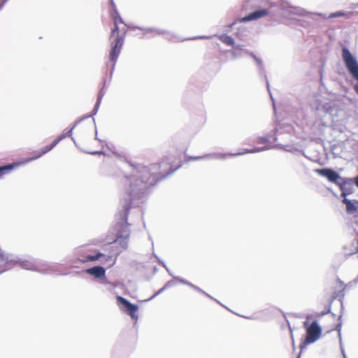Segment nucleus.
<instances>
[{
  "label": "nucleus",
  "mask_w": 358,
  "mask_h": 358,
  "mask_svg": "<svg viewBox=\"0 0 358 358\" xmlns=\"http://www.w3.org/2000/svg\"><path fill=\"white\" fill-rule=\"evenodd\" d=\"M142 182L139 180H136L130 185L129 189L128 190V195L129 199L124 207V212L120 215V221L115 224V229L116 231V238L113 241L117 242L120 246L125 249L127 247V240L129 238L130 231L128 228L127 215L128 212L131 208L133 198L135 194H138L139 190L142 188H137L140 183Z\"/></svg>",
  "instance_id": "f03ea898"
},
{
  "label": "nucleus",
  "mask_w": 358,
  "mask_h": 358,
  "mask_svg": "<svg viewBox=\"0 0 358 358\" xmlns=\"http://www.w3.org/2000/svg\"><path fill=\"white\" fill-rule=\"evenodd\" d=\"M181 166L182 164H180L176 167H173L168 159H164L159 164L152 165L150 169V176L146 181L145 187L155 185L159 181L171 175Z\"/></svg>",
  "instance_id": "7ed1b4c3"
},
{
  "label": "nucleus",
  "mask_w": 358,
  "mask_h": 358,
  "mask_svg": "<svg viewBox=\"0 0 358 358\" xmlns=\"http://www.w3.org/2000/svg\"><path fill=\"white\" fill-rule=\"evenodd\" d=\"M315 172L321 176L327 178L330 182H336L339 179V175L332 169H317Z\"/></svg>",
  "instance_id": "1a4fd4ad"
},
{
  "label": "nucleus",
  "mask_w": 358,
  "mask_h": 358,
  "mask_svg": "<svg viewBox=\"0 0 358 358\" xmlns=\"http://www.w3.org/2000/svg\"><path fill=\"white\" fill-rule=\"evenodd\" d=\"M12 169L11 166H5L0 167V177L5 174V173Z\"/></svg>",
  "instance_id": "4468645a"
},
{
  "label": "nucleus",
  "mask_w": 358,
  "mask_h": 358,
  "mask_svg": "<svg viewBox=\"0 0 358 358\" xmlns=\"http://www.w3.org/2000/svg\"><path fill=\"white\" fill-rule=\"evenodd\" d=\"M303 327L306 330V344L313 343L320 337L322 329L316 321L313 322L310 324L306 322H304Z\"/></svg>",
  "instance_id": "423d86ee"
},
{
  "label": "nucleus",
  "mask_w": 358,
  "mask_h": 358,
  "mask_svg": "<svg viewBox=\"0 0 358 358\" xmlns=\"http://www.w3.org/2000/svg\"><path fill=\"white\" fill-rule=\"evenodd\" d=\"M113 20V27L111 29L109 41L111 49L109 52V59L114 67L117 57L121 52L124 42V38L128 31L129 27L122 20L116 9L111 14Z\"/></svg>",
  "instance_id": "f257e3e1"
},
{
  "label": "nucleus",
  "mask_w": 358,
  "mask_h": 358,
  "mask_svg": "<svg viewBox=\"0 0 358 358\" xmlns=\"http://www.w3.org/2000/svg\"><path fill=\"white\" fill-rule=\"evenodd\" d=\"M342 57L347 69L352 76L358 82V63L357 60L345 47L342 49ZM354 89L358 94V83L354 86Z\"/></svg>",
  "instance_id": "20e7f679"
},
{
  "label": "nucleus",
  "mask_w": 358,
  "mask_h": 358,
  "mask_svg": "<svg viewBox=\"0 0 358 358\" xmlns=\"http://www.w3.org/2000/svg\"><path fill=\"white\" fill-rule=\"evenodd\" d=\"M101 258L102 259L101 262L103 264H107L109 267L112 266L115 263V259L113 258L112 255L106 256L105 255L101 252H96L94 255L80 256L78 258H77L76 262L86 263L88 262L96 261Z\"/></svg>",
  "instance_id": "6e6552de"
},
{
  "label": "nucleus",
  "mask_w": 358,
  "mask_h": 358,
  "mask_svg": "<svg viewBox=\"0 0 358 358\" xmlns=\"http://www.w3.org/2000/svg\"><path fill=\"white\" fill-rule=\"evenodd\" d=\"M341 323H339V324L337 325V327H336V329L338 331H341Z\"/></svg>",
  "instance_id": "f3484780"
},
{
  "label": "nucleus",
  "mask_w": 358,
  "mask_h": 358,
  "mask_svg": "<svg viewBox=\"0 0 358 358\" xmlns=\"http://www.w3.org/2000/svg\"><path fill=\"white\" fill-rule=\"evenodd\" d=\"M87 273L94 276L95 278H102L105 276V269L101 266H94L86 271Z\"/></svg>",
  "instance_id": "9b49d317"
},
{
  "label": "nucleus",
  "mask_w": 358,
  "mask_h": 358,
  "mask_svg": "<svg viewBox=\"0 0 358 358\" xmlns=\"http://www.w3.org/2000/svg\"><path fill=\"white\" fill-rule=\"evenodd\" d=\"M268 13V12L266 9L256 10L255 12L251 13L250 14L245 16V17H243L242 20L244 22H247V21L257 20V19H259L260 17L267 15Z\"/></svg>",
  "instance_id": "9d476101"
},
{
  "label": "nucleus",
  "mask_w": 358,
  "mask_h": 358,
  "mask_svg": "<svg viewBox=\"0 0 358 358\" xmlns=\"http://www.w3.org/2000/svg\"><path fill=\"white\" fill-rule=\"evenodd\" d=\"M116 299L117 306L123 312L129 315L133 320H136L138 319L136 313L138 307L137 305L131 303L126 299L120 296H117Z\"/></svg>",
  "instance_id": "0eeeda50"
},
{
  "label": "nucleus",
  "mask_w": 358,
  "mask_h": 358,
  "mask_svg": "<svg viewBox=\"0 0 358 358\" xmlns=\"http://www.w3.org/2000/svg\"><path fill=\"white\" fill-rule=\"evenodd\" d=\"M343 203L346 205L347 211L349 213H353L357 210L356 206L352 202L347 199H343Z\"/></svg>",
  "instance_id": "ddd939ff"
},
{
  "label": "nucleus",
  "mask_w": 358,
  "mask_h": 358,
  "mask_svg": "<svg viewBox=\"0 0 358 358\" xmlns=\"http://www.w3.org/2000/svg\"><path fill=\"white\" fill-rule=\"evenodd\" d=\"M208 155L204 156H197V157H188L187 159V162H189L191 160H200L207 157Z\"/></svg>",
  "instance_id": "2eb2a0df"
},
{
  "label": "nucleus",
  "mask_w": 358,
  "mask_h": 358,
  "mask_svg": "<svg viewBox=\"0 0 358 358\" xmlns=\"http://www.w3.org/2000/svg\"><path fill=\"white\" fill-rule=\"evenodd\" d=\"M220 40L224 44L229 45V46H234V40L233 38L230 36H228L227 34H223L220 36Z\"/></svg>",
  "instance_id": "f8f14e48"
},
{
  "label": "nucleus",
  "mask_w": 358,
  "mask_h": 358,
  "mask_svg": "<svg viewBox=\"0 0 358 358\" xmlns=\"http://www.w3.org/2000/svg\"><path fill=\"white\" fill-rule=\"evenodd\" d=\"M343 15V14H342V13H336L334 14V16H335V17H338V16H341V15Z\"/></svg>",
  "instance_id": "a211bd4d"
},
{
  "label": "nucleus",
  "mask_w": 358,
  "mask_h": 358,
  "mask_svg": "<svg viewBox=\"0 0 358 358\" xmlns=\"http://www.w3.org/2000/svg\"><path fill=\"white\" fill-rule=\"evenodd\" d=\"M77 124L74 125L69 131L66 133H64L59 136H57L54 141L49 145H46L43 147L41 150L35 151L33 156H31L29 159H26L25 162H31L35 159H37L41 157L45 154L48 153L50 150H52L62 139L65 138L67 136H71L73 131L76 129Z\"/></svg>",
  "instance_id": "39448f33"
},
{
  "label": "nucleus",
  "mask_w": 358,
  "mask_h": 358,
  "mask_svg": "<svg viewBox=\"0 0 358 358\" xmlns=\"http://www.w3.org/2000/svg\"><path fill=\"white\" fill-rule=\"evenodd\" d=\"M355 185L358 187V176L355 178Z\"/></svg>",
  "instance_id": "6ab92c4d"
},
{
  "label": "nucleus",
  "mask_w": 358,
  "mask_h": 358,
  "mask_svg": "<svg viewBox=\"0 0 358 358\" xmlns=\"http://www.w3.org/2000/svg\"><path fill=\"white\" fill-rule=\"evenodd\" d=\"M262 150V149H259V148H256V149H254V150H248L246 151L245 152H241V153H238V155H243L244 153H248V152H259Z\"/></svg>",
  "instance_id": "dca6fc26"
}]
</instances>
